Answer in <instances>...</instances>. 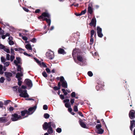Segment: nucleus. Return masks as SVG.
<instances>
[{"mask_svg": "<svg viewBox=\"0 0 135 135\" xmlns=\"http://www.w3.org/2000/svg\"><path fill=\"white\" fill-rule=\"evenodd\" d=\"M77 50L75 49L72 52V55L75 62L80 65H85L86 59L84 56L82 55H78L77 56V60L76 59V55L77 54Z\"/></svg>", "mask_w": 135, "mask_h": 135, "instance_id": "nucleus-1", "label": "nucleus"}, {"mask_svg": "<svg viewBox=\"0 0 135 135\" xmlns=\"http://www.w3.org/2000/svg\"><path fill=\"white\" fill-rule=\"evenodd\" d=\"M37 108L36 106L31 107L28 109V110H24L21 112V115L22 116H25L23 118L27 117L28 115L32 114L35 112Z\"/></svg>", "mask_w": 135, "mask_h": 135, "instance_id": "nucleus-2", "label": "nucleus"}, {"mask_svg": "<svg viewBox=\"0 0 135 135\" xmlns=\"http://www.w3.org/2000/svg\"><path fill=\"white\" fill-rule=\"evenodd\" d=\"M50 15L48 13L44 12L39 17V18H41L43 20H45L48 23V26L49 27L51 23V20L50 18Z\"/></svg>", "mask_w": 135, "mask_h": 135, "instance_id": "nucleus-3", "label": "nucleus"}, {"mask_svg": "<svg viewBox=\"0 0 135 135\" xmlns=\"http://www.w3.org/2000/svg\"><path fill=\"white\" fill-rule=\"evenodd\" d=\"M18 91L20 93L19 96L21 97L26 98L29 96L27 93V90H23L21 88H19L18 89Z\"/></svg>", "mask_w": 135, "mask_h": 135, "instance_id": "nucleus-4", "label": "nucleus"}, {"mask_svg": "<svg viewBox=\"0 0 135 135\" xmlns=\"http://www.w3.org/2000/svg\"><path fill=\"white\" fill-rule=\"evenodd\" d=\"M22 119L21 116L16 114H14L12 115L11 120L13 121H15Z\"/></svg>", "mask_w": 135, "mask_h": 135, "instance_id": "nucleus-5", "label": "nucleus"}, {"mask_svg": "<svg viewBox=\"0 0 135 135\" xmlns=\"http://www.w3.org/2000/svg\"><path fill=\"white\" fill-rule=\"evenodd\" d=\"M47 57L50 59H52L54 57V53L50 50H48L46 53Z\"/></svg>", "mask_w": 135, "mask_h": 135, "instance_id": "nucleus-6", "label": "nucleus"}, {"mask_svg": "<svg viewBox=\"0 0 135 135\" xmlns=\"http://www.w3.org/2000/svg\"><path fill=\"white\" fill-rule=\"evenodd\" d=\"M60 79L62 87L67 88L68 87L66 81L65 80L64 77L62 76H61L60 78Z\"/></svg>", "mask_w": 135, "mask_h": 135, "instance_id": "nucleus-7", "label": "nucleus"}, {"mask_svg": "<svg viewBox=\"0 0 135 135\" xmlns=\"http://www.w3.org/2000/svg\"><path fill=\"white\" fill-rule=\"evenodd\" d=\"M22 74H20L19 73H18L16 74V77L17 79L18 82V85L19 86H21L22 83V81L21 80L22 79Z\"/></svg>", "mask_w": 135, "mask_h": 135, "instance_id": "nucleus-8", "label": "nucleus"}, {"mask_svg": "<svg viewBox=\"0 0 135 135\" xmlns=\"http://www.w3.org/2000/svg\"><path fill=\"white\" fill-rule=\"evenodd\" d=\"M52 122H50L48 123L46 122H45L43 125V127L44 130H46L48 128H52L51 126H52Z\"/></svg>", "mask_w": 135, "mask_h": 135, "instance_id": "nucleus-9", "label": "nucleus"}, {"mask_svg": "<svg viewBox=\"0 0 135 135\" xmlns=\"http://www.w3.org/2000/svg\"><path fill=\"white\" fill-rule=\"evenodd\" d=\"M104 86L103 82H100L98 83V85L96 86V89L97 91H100L103 89V87Z\"/></svg>", "mask_w": 135, "mask_h": 135, "instance_id": "nucleus-10", "label": "nucleus"}, {"mask_svg": "<svg viewBox=\"0 0 135 135\" xmlns=\"http://www.w3.org/2000/svg\"><path fill=\"white\" fill-rule=\"evenodd\" d=\"M4 75L6 77V79L8 81H11V78L12 76V74L9 72H5Z\"/></svg>", "mask_w": 135, "mask_h": 135, "instance_id": "nucleus-11", "label": "nucleus"}, {"mask_svg": "<svg viewBox=\"0 0 135 135\" xmlns=\"http://www.w3.org/2000/svg\"><path fill=\"white\" fill-rule=\"evenodd\" d=\"M97 33L98 36L100 38H102L103 36L102 32V29L99 26L97 27Z\"/></svg>", "mask_w": 135, "mask_h": 135, "instance_id": "nucleus-12", "label": "nucleus"}, {"mask_svg": "<svg viewBox=\"0 0 135 135\" xmlns=\"http://www.w3.org/2000/svg\"><path fill=\"white\" fill-rule=\"evenodd\" d=\"M129 116L131 119H133L135 118V111L133 110H131L129 113Z\"/></svg>", "mask_w": 135, "mask_h": 135, "instance_id": "nucleus-13", "label": "nucleus"}, {"mask_svg": "<svg viewBox=\"0 0 135 135\" xmlns=\"http://www.w3.org/2000/svg\"><path fill=\"white\" fill-rule=\"evenodd\" d=\"M25 83L28 87L30 88L32 87V84L31 81L30 79H26L25 81Z\"/></svg>", "mask_w": 135, "mask_h": 135, "instance_id": "nucleus-14", "label": "nucleus"}, {"mask_svg": "<svg viewBox=\"0 0 135 135\" xmlns=\"http://www.w3.org/2000/svg\"><path fill=\"white\" fill-rule=\"evenodd\" d=\"M96 20L95 18L94 17L91 20V22L89 23V25L91 26H93L95 27L96 26Z\"/></svg>", "mask_w": 135, "mask_h": 135, "instance_id": "nucleus-15", "label": "nucleus"}, {"mask_svg": "<svg viewBox=\"0 0 135 135\" xmlns=\"http://www.w3.org/2000/svg\"><path fill=\"white\" fill-rule=\"evenodd\" d=\"M17 66V71H18L20 72H18L17 73V74L18 73H19L20 74H22V76L23 75V68H21V66L20 65H18Z\"/></svg>", "mask_w": 135, "mask_h": 135, "instance_id": "nucleus-16", "label": "nucleus"}, {"mask_svg": "<svg viewBox=\"0 0 135 135\" xmlns=\"http://www.w3.org/2000/svg\"><path fill=\"white\" fill-rule=\"evenodd\" d=\"M91 3L89 4L88 9V12L90 14H91L93 12V8L91 7Z\"/></svg>", "mask_w": 135, "mask_h": 135, "instance_id": "nucleus-17", "label": "nucleus"}, {"mask_svg": "<svg viewBox=\"0 0 135 135\" xmlns=\"http://www.w3.org/2000/svg\"><path fill=\"white\" fill-rule=\"evenodd\" d=\"M131 126L130 127V130L132 131V129L133 127H135V121L134 120H131L130 121Z\"/></svg>", "mask_w": 135, "mask_h": 135, "instance_id": "nucleus-18", "label": "nucleus"}, {"mask_svg": "<svg viewBox=\"0 0 135 135\" xmlns=\"http://www.w3.org/2000/svg\"><path fill=\"white\" fill-rule=\"evenodd\" d=\"M25 47L29 52H30L32 50L31 46L29 44L26 45L25 46Z\"/></svg>", "mask_w": 135, "mask_h": 135, "instance_id": "nucleus-19", "label": "nucleus"}, {"mask_svg": "<svg viewBox=\"0 0 135 135\" xmlns=\"http://www.w3.org/2000/svg\"><path fill=\"white\" fill-rule=\"evenodd\" d=\"M79 124L82 127L84 128H87L85 124L82 122V120H80Z\"/></svg>", "mask_w": 135, "mask_h": 135, "instance_id": "nucleus-20", "label": "nucleus"}, {"mask_svg": "<svg viewBox=\"0 0 135 135\" xmlns=\"http://www.w3.org/2000/svg\"><path fill=\"white\" fill-rule=\"evenodd\" d=\"M7 121V118L6 117H2L0 118V123L6 122Z\"/></svg>", "mask_w": 135, "mask_h": 135, "instance_id": "nucleus-21", "label": "nucleus"}, {"mask_svg": "<svg viewBox=\"0 0 135 135\" xmlns=\"http://www.w3.org/2000/svg\"><path fill=\"white\" fill-rule=\"evenodd\" d=\"M58 52L59 54H63L64 53L65 51L63 49L60 48L59 49Z\"/></svg>", "mask_w": 135, "mask_h": 135, "instance_id": "nucleus-22", "label": "nucleus"}, {"mask_svg": "<svg viewBox=\"0 0 135 135\" xmlns=\"http://www.w3.org/2000/svg\"><path fill=\"white\" fill-rule=\"evenodd\" d=\"M104 131V130L101 128L97 130V133L98 134H102L103 133Z\"/></svg>", "mask_w": 135, "mask_h": 135, "instance_id": "nucleus-23", "label": "nucleus"}, {"mask_svg": "<svg viewBox=\"0 0 135 135\" xmlns=\"http://www.w3.org/2000/svg\"><path fill=\"white\" fill-rule=\"evenodd\" d=\"M47 130V132L49 134H51L53 132V130L52 128H48Z\"/></svg>", "mask_w": 135, "mask_h": 135, "instance_id": "nucleus-24", "label": "nucleus"}, {"mask_svg": "<svg viewBox=\"0 0 135 135\" xmlns=\"http://www.w3.org/2000/svg\"><path fill=\"white\" fill-rule=\"evenodd\" d=\"M16 60L17 61L18 63L19 64H21V59L20 57H16Z\"/></svg>", "mask_w": 135, "mask_h": 135, "instance_id": "nucleus-25", "label": "nucleus"}, {"mask_svg": "<svg viewBox=\"0 0 135 135\" xmlns=\"http://www.w3.org/2000/svg\"><path fill=\"white\" fill-rule=\"evenodd\" d=\"M40 65L41 67H43L44 68L47 67V66L44 62H41Z\"/></svg>", "mask_w": 135, "mask_h": 135, "instance_id": "nucleus-26", "label": "nucleus"}, {"mask_svg": "<svg viewBox=\"0 0 135 135\" xmlns=\"http://www.w3.org/2000/svg\"><path fill=\"white\" fill-rule=\"evenodd\" d=\"M44 117L46 119H48L50 117L49 115L47 113H45L44 115Z\"/></svg>", "mask_w": 135, "mask_h": 135, "instance_id": "nucleus-27", "label": "nucleus"}, {"mask_svg": "<svg viewBox=\"0 0 135 135\" xmlns=\"http://www.w3.org/2000/svg\"><path fill=\"white\" fill-rule=\"evenodd\" d=\"M96 128L97 130L101 129L102 127L101 124H98L96 126Z\"/></svg>", "mask_w": 135, "mask_h": 135, "instance_id": "nucleus-28", "label": "nucleus"}, {"mask_svg": "<svg viewBox=\"0 0 135 135\" xmlns=\"http://www.w3.org/2000/svg\"><path fill=\"white\" fill-rule=\"evenodd\" d=\"M56 131L57 132L60 133L61 132L62 129L61 128H57Z\"/></svg>", "mask_w": 135, "mask_h": 135, "instance_id": "nucleus-29", "label": "nucleus"}, {"mask_svg": "<svg viewBox=\"0 0 135 135\" xmlns=\"http://www.w3.org/2000/svg\"><path fill=\"white\" fill-rule=\"evenodd\" d=\"M11 102V101L9 100H6L4 101V104L5 105H7L10 102Z\"/></svg>", "mask_w": 135, "mask_h": 135, "instance_id": "nucleus-30", "label": "nucleus"}, {"mask_svg": "<svg viewBox=\"0 0 135 135\" xmlns=\"http://www.w3.org/2000/svg\"><path fill=\"white\" fill-rule=\"evenodd\" d=\"M1 62H3V63L5 62L6 61V59L4 57H1Z\"/></svg>", "mask_w": 135, "mask_h": 135, "instance_id": "nucleus-31", "label": "nucleus"}, {"mask_svg": "<svg viewBox=\"0 0 135 135\" xmlns=\"http://www.w3.org/2000/svg\"><path fill=\"white\" fill-rule=\"evenodd\" d=\"M15 58V56L13 55H11L10 56V60L11 61H12Z\"/></svg>", "mask_w": 135, "mask_h": 135, "instance_id": "nucleus-32", "label": "nucleus"}, {"mask_svg": "<svg viewBox=\"0 0 135 135\" xmlns=\"http://www.w3.org/2000/svg\"><path fill=\"white\" fill-rule=\"evenodd\" d=\"M4 65V66L6 67L8 66L9 64V62H5L3 63Z\"/></svg>", "mask_w": 135, "mask_h": 135, "instance_id": "nucleus-33", "label": "nucleus"}, {"mask_svg": "<svg viewBox=\"0 0 135 135\" xmlns=\"http://www.w3.org/2000/svg\"><path fill=\"white\" fill-rule=\"evenodd\" d=\"M88 74L89 76L90 77L92 76L93 75L91 71H89L88 72Z\"/></svg>", "mask_w": 135, "mask_h": 135, "instance_id": "nucleus-34", "label": "nucleus"}, {"mask_svg": "<svg viewBox=\"0 0 135 135\" xmlns=\"http://www.w3.org/2000/svg\"><path fill=\"white\" fill-rule=\"evenodd\" d=\"M42 74L43 76L45 78H46L47 77V75L45 71H44L42 73Z\"/></svg>", "mask_w": 135, "mask_h": 135, "instance_id": "nucleus-35", "label": "nucleus"}, {"mask_svg": "<svg viewBox=\"0 0 135 135\" xmlns=\"http://www.w3.org/2000/svg\"><path fill=\"white\" fill-rule=\"evenodd\" d=\"M95 33V31L94 30H92L90 31V37H93V36L94 35Z\"/></svg>", "mask_w": 135, "mask_h": 135, "instance_id": "nucleus-36", "label": "nucleus"}, {"mask_svg": "<svg viewBox=\"0 0 135 135\" xmlns=\"http://www.w3.org/2000/svg\"><path fill=\"white\" fill-rule=\"evenodd\" d=\"M61 90L62 91L63 93L65 95H66L68 93L66 91L65 89H62Z\"/></svg>", "mask_w": 135, "mask_h": 135, "instance_id": "nucleus-37", "label": "nucleus"}, {"mask_svg": "<svg viewBox=\"0 0 135 135\" xmlns=\"http://www.w3.org/2000/svg\"><path fill=\"white\" fill-rule=\"evenodd\" d=\"M4 80L5 79L4 77H1L0 78V82L2 83H3L4 82Z\"/></svg>", "mask_w": 135, "mask_h": 135, "instance_id": "nucleus-38", "label": "nucleus"}, {"mask_svg": "<svg viewBox=\"0 0 135 135\" xmlns=\"http://www.w3.org/2000/svg\"><path fill=\"white\" fill-rule=\"evenodd\" d=\"M3 50L4 51L6 52L7 53H10V50L8 49L5 47Z\"/></svg>", "mask_w": 135, "mask_h": 135, "instance_id": "nucleus-39", "label": "nucleus"}, {"mask_svg": "<svg viewBox=\"0 0 135 135\" xmlns=\"http://www.w3.org/2000/svg\"><path fill=\"white\" fill-rule=\"evenodd\" d=\"M101 121L103 122V124L104 125L105 128H106L107 129V126L106 125V124H105V122H104V120L103 119H102L101 120Z\"/></svg>", "mask_w": 135, "mask_h": 135, "instance_id": "nucleus-40", "label": "nucleus"}, {"mask_svg": "<svg viewBox=\"0 0 135 135\" xmlns=\"http://www.w3.org/2000/svg\"><path fill=\"white\" fill-rule=\"evenodd\" d=\"M65 107L67 108H69L70 107V105L68 103H65Z\"/></svg>", "mask_w": 135, "mask_h": 135, "instance_id": "nucleus-41", "label": "nucleus"}, {"mask_svg": "<svg viewBox=\"0 0 135 135\" xmlns=\"http://www.w3.org/2000/svg\"><path fill=\"white\" fill-rule=\"evenodd\" d=\"M9 44L10 45H12L14 44V42L12 40H9Z\"/></svg>", "mask_w": 135, "mask_h": 135, "instance_id": "nucleus-42", "label": "nucleus"}, {"mask_svg": "<svg viewBox=\"0 0 135 135\" xmlns=\"http://www.w3.org/2000/svg\"><path fill=\"white\" fill-rule=\"evenodd\" d=\"M73 109L75 112H77L78 111L77 106H74Z\"/></svg>", "mask_w": 135, "mask_h": 135, "instance_id": "nucleus-43", "label": "nucleus"}, {"mask_svg": "<svg viewBox=\"0 0 135 135\" xmlns=\"http://www.w3.org/2000/svg\"><path fill=\"white\" fill-rule=\"evenodd\" d=\"M86 12V9H85L84 10L82 11L80 13L81 15L84 14Z\"/></svg>", "mask_w": 135, "mask_h": 135, "instance_id": "nucleus-44", "label": "nucleus"}, {"mask_svg": "<svg viewBox=\"0 0 135 135\" xmlns=\"http://www.w3.org/2000/svg\"><path fill=\"white\" fill-rule=\"evenodd\" d=\"M10 56L9 54H7L6 55V59L8 60H10Z\"/></svg>", "mask_w": 135, "mask_h": 135, "instance_id": "nucleus-45", "label": "nucleus"}, {"mask_svg": "<svg viewBox=\"0 0 135 135\" xmlns=\"http://www.w3.org/2000/svg\"><path fill=\"white\" fill-rule=\"evenodd\" d=\"M71 95L72 97H75V92H73L71 94Z\"/></svg>", "mask_w": 135, "mask_h": 135, "instance_id": "nucleus-46", "label": "nucleus"}, {"mask_svg": "<svg viewBox=\"0 0 135 135\" xmlns=\"http://www.w3.org/2000/svg\"><path fill=\"white\" fill-rule=\"evenodd\" d=\"M14 50V49H13V48H12L11 49V54H12V55H15Z\"/></svg>", "mask_w": 135, "mask_h": 135, "instance_id": "nucleus-47", "label": "nucleus"}, {"mask_svg": "<svg viewBox=\"0 0 135 135\" xmlns=\"http://www.w3.org/2000/svg\"><path fill=\"white\" fill-rule=\"evenodd\" d=\"M43 109L45 110H46L48 109V107L47 105H45L43 106Z\"/></svg>", "mask_w": 135, "mask_h": 135, "instance_id": "nucleus-48", "label": "nucleus"}, {"mask_svg": "<svg viewBox=\"0 0 135 135\" xmlns=\"http://www.w3.org/2000/svg\"><path fill=\"white\" fill-rule=\"evenodd\" d=\"M18 87V86H15L14 87H13V90L15 91H16L17 90V88Z\"/></svg>", "mask_w": 135, "mask_h": 135, "instance_id": "nucleus-49", "label": "nucleus"}, {"mask_svg": "<svg viewBox=\"0 0 135 135\" xmlns=\"http://www.w3.org/2000/svg\"><path fill=\"white\" fill-rule=\"evenodd\" d=\"M13 63L17 66L19 65L18 64H19L18 63L17 61L16 60H15L13 61Z\"/></svg>", "mask_w": 135, "mask_h": 135, "instance_id": "nucleus-50", "label": "nucleus"}, {"mask_svg": "<svg viewBox=\"0 0 135 135\" xmlns=\"http://www.w3.org/2000/svg\"><path fill=\"white\" fill-rule=\"evenodd\" d=\"M31 41L33 42V43H35L36 42V39L35 38H33L31 40Z\"/></svg>", "mask_w": 135, "mask_h": 135, "instance_id": "nucleus-51", "label": "nucleus"}, {"mask_svg": "<svg viewBox=\"0 0 135 135\" xmlns=\"http://www.w3.org/2000/svg\"><path fill=\"white\" fill-rule=\"evenodd\" d=\"M5 47L4 46L2 45V44H0V49H3L5 48Z\"/></svg>", "mask_w": 135, "mask_h": 135, "instance_id": "nucleus-52", "label": "nucleus"}, {"mask_svg": "<svg viewBox=\"0 0 135 135\" xmlns=\"http://www.w3.org/2000/svg\"><path fill=\"white\" fill-rule=\"evenodd\" d=\"M60 88H59V87H57V86H54L53 88L55 90H57L60 89Z\"/></svg>", "mask_w": 135, "mask_h": 135, "instance_id": "nucleus-53", "label": "nucleus"}, {"mask_svg": "<svg viewBox=\"0 0 135 135\" xmlns=\"http://www.w3.org/2000/svg\"><path fill=\"white\" fill-rule=\"evenodd\" d=\"M14 108L12 107H10L9 108V110L10 112H12L14 110Z\"/></svg>", "mask_w": 135, "mask_h": 135, "instance_id": "nucleus-54", "label": "nucleus"}, {"mask_svg": "<svg viewBox=\"0 0 135 135\" xmlns=\"http://www.w3.org/2000/svg\"><path fill=\"white\" fill-rule=\"evenodd\" d=\"M22 8H23V10L25 11L26 12H29V9H28L27 8H26L24 7H23Z\"/></svg>", "mask_w": 135, "mask_h": 135, "instance_id": "nucleus-55", "label": "nucleus"}, {"mask_svg": "<svg viewBox=\"0 0 135 135\" xmlns=\"http://www.w3.org/2000/svg\"><path fill=\"white\" fill-rule=\"evenodd\" d=\"M24 50L22 49L21 48H19L18 51L20 52V53H22V51H24Z\"/></svg>", "mask_w": 135, "mask_h": 135, "instance_id": "nucleus-56", "label": "nucleus"}, {"mask_svg": "<svg viewBox=\"0 0 135 135\" xmlns=\"http://www.w3.org/2000/svg\"><path fill=\"white\" fill-rule=\"evenodd\" d=\"M22 38L23 40H25V41H26L28 39L25 36H23L22 37Z\"/></svg>", "mask_w": 135, "mask_h": 135, "instance_id": "nucleus-57", "label": "nucleus"}, {"mask_svg": "<svg viewBox=\"0 0 135 135\" xmlns=\"http://www.w3.org/2000/svg\"><path fill=\"white\" fill-rule=\"evenodd\" d=\"M23 54L27 56H28V57L31 56V55H31L28 54L27 53H26V52H24Z\"/></svg>", "mask_w": 135, "mask_h": 135, "instance_id": "nucleus-58", "label": "nucleus"}, {"mask_svg": "<svg viewBox=\"0 0 135 135\" xmlns=\"http://www.w3.org/2000/svg\"><path fill=\"white\" fill-rule=\"evenodd\" d=\"M4 31L1 28V29L0 30V35H3L4 33Z\"/></svg>", "mask_w": 135, "mask_h": 135, "instance_id": "nucleus-59", "label": "nucleus"}, {"mask_svg": "<svg viewBox=\"0 0 135 135\" xmlns=\"http://www.w3.org/2000/svg\"><path fill=\"white\" fill-rule=\"evenodd\" d=\"M90 41L91 42V44H92L93 43L94 41V39L93 38V37H90Z\"/></svg>", "mask_w": 135, "mask_h": 135, "instance_id": "nucleus-60", "label": "nucleus"}, {"mask_svg": "<svg viewBox=\"0 0 135 135\" xmlns=\"http://www.w3.org/2000/svg\"><path fill=\"white\" fill-rule=\"evenodd\" d=\"M69 100L68 99L64 100L63 101V102L64 103H68L69 102Z\"/></svg>", "mask_w": 135, "mask_h": 135, "instance_id": "nucleus-61", "label": "nucleus"}, {"mask_svg": "<svg viewBox=\"0 0 135 135\" xmlns=\"http://www.w3.org/2000/svg\"><path fill=\"white\" fill-rule=\"evenodd\" d=\"M70 102L72 104H73L74 102V99H71L70 100Z\"/></svg>", "mask_w": 135, "mask_h": 135, "instance_id": "nucleus-62", "label": "nucleus"}, {"mask_svg": "<svg viewBox=\"0 0 135 135\" xmlns=\"http://www.w3.org/2000/svg\"><path fill=\"white\" fill-rule=\"evenodd\" d=\"M46 70L47 73H50L51 72L50 69L49 68H46Z\"/></svg>", "mask_w": 135, "mask_h": 135, "instance_id": "nucleus-63", "label": "nucleus"}, {"mask_svg": "<svg viewBox=\"0 0 135 135\" xmlns=\"http://www.w3.org/2000/svg\"><path fill=\"white\" fill-rule=\"evenodd\" d=\"M40 10L39 9H36L35 11V12L36 13H39L40 12Z\"/></svg>", "mask_w": 135, "mask_h": 135, "instance_id": "nucleus-64", "label": "nucleus"}]
</instances>
